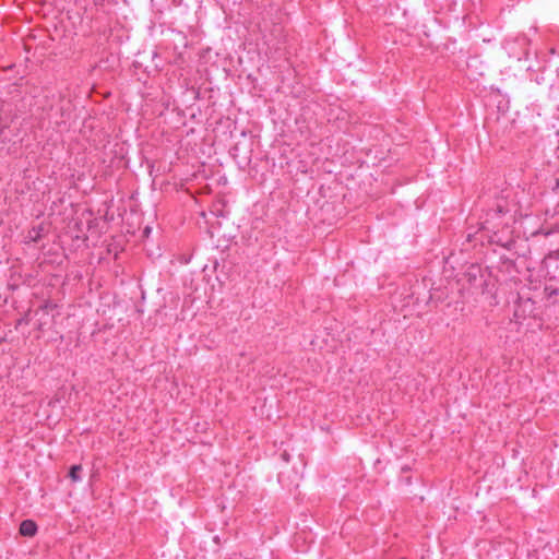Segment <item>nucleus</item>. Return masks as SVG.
<instances>
[{
    "instance_id": "1",
    "label": "nucleus",
    "mask_w": 559,
    "mask_h": 559,
    "mask_svg": "<svg viewBox=\"0 0 559 559\" xmlns=\"http://www.w3.org/2000/svg\"><path fill=\"white\" fill-rule=\"evenodd\" d=\"M37 532V525L32 520H24L20 524V534L26 537H33Z\"/></svg>"
},
{
    "instance_id": "2",
    "label": "nucleus",
    "mask_w": 559,
    "mask_h": 559,
    "mask_svg": "<svg viewBox=\"0 0 559 559\" xmlns=\"http://www.w3.org/2000/svg\"><path fill=\"white\" fill-rule=\"evenodd\" d=\"M81 471H82L81 465H73V466L70 468L69 477H70L73 481H80V480H81V476H80Z\"/></svg>"
}]
</instances>
